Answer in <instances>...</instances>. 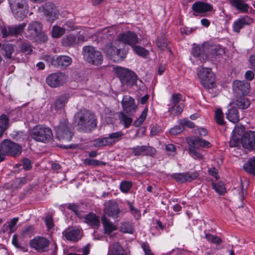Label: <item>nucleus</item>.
Wrapping results in <instances>:
<instances>
[{"label": "nucleus", "instance_id": "25", "mask_svg": "<svg viewBox=\"0 0 255 255\" xmlns=\"http://www.w3.org/2000/svg\"><path fill=\"white\" fill-rule=\"evenodd\" d=\"M242 143L246 149H255V131H249L246 133L242 138Z\"/></svg>", "mask_w": 255, "mask_h": 255}, {"label": "nucleus", "instance_id": "11", "mask_svg": "<svg viewBox=\"0 0 255 255\" xmlns=\"http://www.w3.org/2000/svg\"><path fill=\"white\" fill-rule=\"evenodd\" d=\"M26 25V23L23 22L18 25L3 26L1 27V33L3 38L8 36H17L22 34Z\"/></svg>", "mask_w": 255, "mask_h": 255}, {"label": "nucleus", "instance_id": "24", "mask_svg": "<svg viewBox=\"0 0 255 255\" xmlns=\"http://www.w3.org/2000/svg\"><path fill=\"white\" fill-rule=\"evenodd\" d=\"M233 89L238 94L246 95L250 92V84L245 81L235 80L233 83Z\"/></svg>", "mask_w": 255, "mask_h": 255}, {"label": "nucleus", "instance_id": "27", "mask_svg": "<svg viewBox=\"0 0 255 255\" xmlns=\"http://www.w3.org/2000/svg\"><path fill=\"white\" fill-rule=\"evenodd\" d=\"M226 115L227 119L233 123H236L239 121L240 118L238 111L232 105L229 106Z\"/></svg>", "mask_w": 255, "mask_h": 255}, {"label": "nucleus", "instance_id": "42", "mask_svg": "<svg viewBox=\"0 0 255 255\" xmlns=\"http://www.w3.org/2000/svg\"><path fill=\"white\" fill-rule=\"evenodd\" d=\"M18 221V218H13L10 221L6 222L3 226L4 230L9 229L10 233L14 232L17 229L16 226V224Z\"/></svg>", "mask_w": 255, "mask_h": 255}, {"label": "nucleus", "instance_id": "52", "mask_svg": "<svg viewBox=\"0 0 255 255\" xmlns=\"http://www.w3.org/2000/svg\"><path fill=\"white\" fill-rule=\"evenodd\" d=\"M127 204L129 207L131 214L136 219H139L141 216L140 211L137 208H135L133 204L129 201H127Z\"/></svg>", "mask_w": 255, "mask_h": 255}, {"label": "nucleus", "instance_id": "38", "mask_svg": "<svg viewBox=\"0 0 255 255\" xmlns=\"http://www.w3.org/2000/svg\"><path fill=\"white\" fill-rule=\"evenodd\" d=\"M245 170L249 174H255V157L250 159L244 165Z\"/></svg>", "mask_w": 255, "mask_h": 255}, {"label": "nucleus", "instance_id": "46", "mask_svg": "<svg viewBox=\"0 0 255 255\" xmlns=\"http://www.w3.org/2000/svg\"><path fill=\"white\" fill-rule=\"evenodd\" d=\"M2 50L4 52L5 57L11 59L12 54L14 51L13 46L11 44H6L2 46Z\"/></svg>", "mask_w": 255, "mask_h": 255}, {"label": "nucleus", "instance_id": "12", "mask_svg": "<svg viewBox=\"0 0 255 255\" xmlns=\"http://www.w3.org/2000/svg\"><path fill=\"white\" fill-rule=\"evenodd\" d=\"M66 80L67 76L62 72L51 74L46 79L47 84L52 88H56L63 85Z\"/></svg>", "mask_w": 255, "mask_h": 255}, {"label": "nucleus", "instance_id": "17", "mask_svg": "<svg viewBox=\"0 0 255 255\" xmlns=\"http://www.w3.org/2000/svg\"><path fill=\"white\" fill-rule=\"evenodd\" d=\"M31 247L39 252L47 251L49 249V242L43 237H36L30 242Z\"/></svg>", "mask_w": 255, "mask_h": 255}, {"label": "nucleus", "instance_id": "61", "mask_svg": "<svg viewBox=\"0 0 255 255\" xmlns=\"http://www.w3.org/2000/svg\"><path fill=\"white\" fill-rule=\"evenodd\" d=\"M240 137L238 136L237 135L233 134L232 136L230 138L229 141V145L230 147H237L240 145Z\"/></svg>", "mask_w": 255, "mask_h": 255}, {"label": "nucleus", "instance_id": "36", "mask_svg": "<svg viewBox=\"0 0 255 255\" xmlns=\"http://www.w3.org/2000/svg\"><path fill=\"white\" fill-rule=\"evenodd\" d=\"M169 106L168 112L169 116L172 117L179 115L183 110V105L181 104L176 105H169Z\"/></svg>", "mask_w": 255, "mask_h": 255}, {"label": "nucleus", "instance_id": "53", "mask_svg": "<svg viewBox=\"0 0 255 255\" xmlns=\"http://www.w3.org/2000/svg\"><path fill=\"white\" fill-rule=\"evenodd\" d=\"M205 238L208 242L216 245H219L222 243L221 239L215 235L206 234Z\"/></svg>", "mask_w": 255, "mask_h": 255}, {"label": "nucleus", "instance_id": "7", "mask_svg": "<svg viewBox=\"0 0 255 255\" xmlns=\"http://www.w3.org/2000/svg\"><path fill=\"white\" fill-rule=\"evenodd\" d=\"M0 144L1 149L6 155L15 157L20 155L22 152L21 146L10 139H4Z\"/></svg>", "mask_w": 255, "mask_h": 255}, {"label": "nucleus", "instance_id": "5", "mask_svg": "<svg viewBox=\"0 0 255 255\" xmlns=\"http://www.w3.org/2000/svg\"><path fill=\"white\" fill-rule=\"evenodd\" d=\"M8 2L15 18L21 20L26 17L28 10L27 0H8Z\"/></svg>", "mask_w": 255, "mask_h": 255}, {"label": "nucleus", "instance_id": "56", "mask_svg": "<svg viewBox=\"0 0 255 255\" xmlns=\"http://www.w3.org/2000/svg\"><path fill=\"white\" fill-rule=\"evenodd\" d=\"M132 187V183L130 181H123L120 186L121 190L123 193H128Z\"/></svg>", "mask_w": 255, "mask_h": 255}, {"label": "nucleus", "instance_id": "4", "mask_svg": "<svg viewBox=\"0 0 255 255\" xmlns=\"http://www.w3.org/2000/svg\"><path fill=\"white\" fill-rule=\"evenodd\" d=\"M114 71L123 85L131 87L136 84L137 75L133 71L122 67L115 68Z\"/></svg>", "mask_w": 255, "mask_h": 255}, {"label": "nucleus", "instance_id": "39", "mask_svg": "<svg viewBox=\"0 0 255 255\" xmlns=\"http://www.w3.org/2000/svg\"><path fill=\"white\" fill-rule=\"evenodd\" d=\"M120 231L123 233L132 234L134 232V228L132 223L128 221L121 223Z\"/></svg>", "mask_w": 255, "mask_h": 255}, {"label": "nucleus", "instance_id": "26", "mask_svg": "<svg viewBox=\"0 0 255 255\" xmlns=\"http://www.w3.org/2000/svg\"><path fill=\"white\" fill-rule=\"evenodd\" d=\"M108 255H128L123 247L118 242H114L109 248Z\"/></svg>", "mask_w": 255, "mask_h": 255}, {"label": "nucleus", "instance_id": "22", "mask_svg": "<svg viewBox=\"0 0 255 255\" xmlns=\"http://www.w3.org/2000/svg\"><path fill=\"white\" fill-rule=\"evenodd\" d=\"M118 40L131 46L132 47L138 42L137 35L135 33L131 31H128L121 34L119 36Z\"/></svg>", "mask_w": 255, "mask_h": 255}, {"label": "nucleus", "instance_id": "31", "mask_svg": "<svg viewBox=\"0 0 255 255\" xmlns=\"http://www.w3.org/2000/svg\"><path fill=\"white\" fill-rule=\"evenodd\" d=\"M230 3L239 11L246 13L249 8V6L242 0H231Z\"/></svg>", "mask_w": 255, "mask_h": 255}, {"label": "nucleus", "instance_id": "32", "mask_svg": "<svg viewBox=\"0 0 255 255\" xmlns=\"http://www.w3.org/2000/svg\"><path fill=\"white\" fill-rule=\"evenodd\" d=\"M85 222L92 227H98L100 226V220L94 213H89L85 217Z\"/></svg>", "mask_w": 255, "mask_h": 255}, {"label": "nucleus", "instance_id": "51", "mask_svg": "<svg viewBox=\"0 0 255 255\" xmlns=\"http://www.w3.org/2000/svg\"><path fill=\"white\" fill-rule=\"evenodd\" d=\"M101 38L103 40V41H105L106 43L107 42H111L116 40L115 38L114 33L113 32L112 33L110 31H108L103 33L101 36Z\"/></svg>", "mask_w": 255, "mask_h": 255}, {"label": "nucleus", "instance_id": "19", "mask_svg": "<svg viewBox=\"0 0 255 255\" xmlns=\"http://www.w3.org/2000/svg\"><path fill=\"white\" fill-rule=\"evenodd\" d=\"M132 153L135 156H153L156 153L155 148L151 146L146 145H137L131 148Z\"/></svg>", "mask_w": 255, "mask_h": 255}, {"label": "nucleus", "instance_id": "34", "mask_svg": "<svg viewBox=\"0 0 255 255\" xmlns=\"http://www.w3.org/2000/svg\"><path fill=\"white\" fill-rule=\"evenodd\" d=\"M69 97L66 95H62L56 97L54 103V107L56 110L63 109L67 103Z\"/></svg>", "mask_w": 255, "mask_h": 255}, {"label": "nucleus", "instance_id": "58", "mask_svg": "<svg viewBox=\"0 0 255 255\" xmlns=\"http://www.w3.org/2000/svg\"><path fill=\"white\" fill-rule=\"evenodd\" d=\"M190 155L196 159H202L203 158V155L198 151L196 149L193 147H189L188 149Z\"/></svg>", "mask_w": 255, "mask_h": 255}, {"label": "nucleus", "instance_id": "35", "mask_svg": "<svg viewBox=\"0 0 255 255\" xmlns=\"http://www.w3.org/2000/svg\"><path fill=\"white\" fill-rule=\"evenodd\" d=\"M124 133L122 131H119L110 133L107 138L110 146L120 141L124 136Z\"/></svg>", "mask_w": 255, "mask_h": 255}, {"label": "nucleus", "instance_id": "21", "mask_svg": "<svg viewBox=\"0 0 255 255\" xmlns=\"http://www.w3.org/2000/svg\"><path fill=\"white\" fill-rule=\"evenodd\" d=\"M123 110L127 114H131L134 113L136 109V106L133 98L128 95L123 96L122 101Z\"/></svg>", "mask_w": 255, "mask_h": 255}, {"label": "nucleus", "instance_id": "41", "mask_svg": "<svg viewBox=\"0 0 255 255\" xmlns=\"http://www.w3.org/2000/svg\"><path fill=\"white\" fill-rule=\"evenodd\" d=\"M235 105L242 109H245L250 105L249 100L245 97H240L235 102Z\"/></svg>", "mask_w": 255, "mask_h": 255}, {"label": "nucleus", "instance_id": "2", "mask_svg": "<svg viewBox=\"0 0 255 255\" xmlns=\"http://www.w3.org/2000/svg\"><path fill=\"white\" fill-rule=\"evenodd\" d=\"M119 40L107 42L103 48L104 52L106 55L115 62L123 61L127 56L125 50L119 48Z\"/></svg>", "mask_w": 255, "mask_h": 255}, {"label": "nucleus", "instance_id": "18", "mask_svg": "<svg viewBox=\"0 0 255 255\" xmlns=\"http://www.w3.org/2000/svg\"><path fill=\"white\" fill-rule=\"evenodd\" d=\"M192 54L202 63L205 62L210 57L209 54L207 53V47L205 45L193 47Z\"/></svg>", "mask_w": 255, "mask_h": 255}, {"label": "nucleus", "instance_id": "54", "mask_svg": "<svg viewBox=\"0 0 255 255\" xmlns=\"http://www.w3.org/2000/svg\"><path fill=\"white\" fill-rule=\"evenodd\" d=\"M215 118L218 124L220 125H223L224 124L223 113L220 109L216 110Z\"/></svg>", "mask_w": 255, "mask_h": 255}, {"label": "nucleus", "instance_id": "62", "mask_svg": "<svg viewBox=\"0 0 255 255\" xmlns=\"http://www.w3.org/2000/svg\"><path fill=\"white\" fill-rule=\"evenodd\" d=\"M184 129V128H183V126L180 125L175 126L173 127L170 130V133L173 135H176L180 133H181Z\"/></svg>", "mask_w": 255, "mask_h": 255}, {"label": "nucleus", "instance_id": "59", "mask_svg": "<svg viewBox=\"0 0 255 255\" xmlns=\"http://www.w3.org/2000/svg\"><path fill=\"white\" fill-rule=\"evenodd\" d=\"M12 244L17 249H20L23 252H26L27 249L24 246H22L19 244L18 242L17 237L16 235H14L12 238Z\"/></svg>", "mask_w": 255, "mask_h": 255}, {"label": "nucleus", "instance_id": "14", "mask_svg": "<svg viewBox=\"0 0 255 255\" xmlns=\"http://www.w3.org/2000/svg\"><path fill=\"white\" fill-rule=\"evenodd\" d=\"M104 213L113 219H116L123 215L122 212L119 208L118 204L112 201L106 202L104 204Z\"/></svg>", "mask_w": 255, "mask_h": 255}, {"label": "nucleus", "instance_id": "60", "mask_svg": "<svg viewBox=\"0 0 255 255\" xmlns=\"http://www.w3.org/2000/svg\"><path fill=\"white\" fill-rule=\"evenodd\" d=\"M9 123V118L5 114L0 116V126L6 129Z\"/></svg>", "mask_w": 255, "mask_h": 255}, {"label": "nucleus", "instance_id": "23", "mask_svg": "<svg viewBox=\"0 0 255 255\" xmlns=\"http://www.w3.org/2000/svg\"><path fill=\"white\" fill-rule=\"evenodd\" d=\"M186 141L189 147H193L197 149L200 147L209 148L211 146V144L208 141L195 136L194 137H187Z\"/></svg>", "mask_w": 255, "mask_h": 255}, {"label": "nucleus", "instance_id": "8", "mask_svg": "<svg viewBox=\"0 0 255 255\" xmlns=\"http://www.w3.org/2000/svg\"><path fill=\"white\" fill-rule=\"evenodd\" d=\"M197 74L204 87L212 88L214 87L215 77L211 69L202 67L198 70Z\"/></svg>", "mask_w": 255, "mask_h": 255}, {"label": "nucleus", "instance_id": "30", "mask_svg": "<svg viewBox=\"0 0 255 255\" xmlns=\"http://www.w3.org/2000/svg\"><path fill=\"white\" fill-rule=\"evenodd\" d=\"M72 58L65 55L59 56L56 59V66L61 68H64L69 66L72 63Z\"/></svg>", "mask_w": 255, "mask_h": 255}, {"label": "nucleus", "instance_id": "3", "mask_svg": "<svg viewBox=\"0 0 255 255\" xmlns=\"http://www.w3.org/2000/svg\"><path fill=\"white\" fill-rule=\"evenodd\" d=\"M30 136L36 141L47 143L52 138L53 132L50 128L39 125L32 128L30 131Z\"/></svg>", "mask_w": 255, "mask_h": 255}, {"label": "nucleus", "instance_id": "16", "mask_svg": "<svg viewBox=\"0 0 255 255\" xmlns=\"http://www.w3.org/2000/svg\"><path fill=\"white\" fill-rule=\"evenodd\" d=\"M43 12L46 16V19L52 22L58 17L59 11L56 6L52 3L47 2L42 6Z\"/></svg>", "mask_w": 255, "mask_h": 255}, {"label": "nucleus", "instance_id": "43", "mask_svg": "<svg viewBox=\"0 0 255 255\" xmlns=\"http://www.w3.org/2000/svg\"><path fill=\"white\" fill-rule=\"evenodd\" d=\"M118 117L120 122L124 124L125 128H128L130 126L132 121V119L127 116L124 112H120Z\"/></svg>", "mask_w": 255, "mask_h": 255}, {"label": "nucleus", "instance_id": "13", "mask_svg": "<svg viewBox=\"0 0 255 255\" xmlns=\"http://www.w3.org/2000/svg\"><path fill=\"white\" fill-rule=\"evenodd\" d=\"M62 235L66 240L75 243L82 238V231L75 227H70L63 231Z\"/></svg>", "mask_w": 255, "mask_h": 255}, {"label": "nucleus", "instance_id": "10", "mask_svg": "<svg viewBox=\"0 0 255 255\" xmlns=\"http://www.w3.org/2000/svg\"><path fill=\"white\" fill-rule=\"evenodd\" d=\"M42 24L38 21L31 22L28 26L27 31L29 35L33 38H37L41 42L47 40V36L42 31Z\"/></svg>", "mask_w": 255, "mask_h": 255}, {"label": "nucleus", "instance_id": "63", "mask_svg": "<svg viewBox=\"0 0 255 255\" xmlns=\"http://www.w3.org/2000/svg\"><path fill=\"white\" fill-rule=\"evenodd\" d=\"M182 95L180 94H173L171 97V105H179V101L181 100Z\"/></svg>", "mask_w": 255, "mask_h": 255}, {"label": "nucleus", "instance_id": "55", "mask_svg": "<svg viewBox=\"0 0 255 255\" xmlns=\"http://www.w3.org/2000/svg\"><path fill=\"white\" fill-rule=\"evenodd\" d=\"M132 48L135 53L139 56L145 57L148 54V51L142 47L134 45Z\"/></svg>", "mask_w": 255, "mask_h": 255}, {"label": "nucleus", "instance_id": "15", "mask_svg": "<svg viewBox=\"0 0 255 255\" xmlns=\"http://www.w3.org/2000/svg\"><path fill=\"white\" fill-rule=\"evenodd\" d=\"M192 9L194 11V16H198V14L204 16L205 13L212 10L213 6L208 3L197 1L193 4Z\"/></svg>", "mask_w": 255, "mask_h": 255}, {"label": "nucleus", "instance_id": "37", "mask_svg": "<svg viewBox=\"0 0 255 255\" xmlns=\"http://www.w3.org/2000/svg\"><path fill=\"white\" fill-rule=\"evenodd\" d=\"M77 42V38L74 35H68L63 37L61 40L62 44L64 46H72Z\"/></svg>", "mask_w": 255, "mask_h": 255}, {"label": "nucleus", "instance_id": "57", "mask_svg": "<svg viewBox=\"0 0 255 255\" xmlns=\"http://www.w3.org/2000/svg\"><path fill=\"white\" fill-rule=\"evenodd\" d=\"M245 131V127L240 125H237L235 126L233 131V134L234 135H237L238 136L240 137L244 134Z\"/></svg>", "mask_w": 255, "mask_h": 255}, {"label": "nucleus", "instance_id": "44", "mask_svg": "<svg viewBox=\"0 0 255 255\" xmlns=\"http://www.w3.org/2000/svg\"><path fill=\"white\" fill-rule=\"evenodd\" d=\"M207 51L209 53V55H211V57L221 55L224 53V49L219 46H212L210 48H207Z\"/></svg>", "mask_w": 255, "mask_h": 255}, {"label": "nucleus", "instance_id": "49", "mask_svg": "<svg viewBox=\"0 0 255 255\" xmlns=\"http://www.w3.org/2000/svg\"><path fill=\"white\" fill-rule=\"evenodd\" d=\"M148 109L147 108H145L142 112L141 113L140 116L138 118L137 120L134 121L133 125L135 127H137L140 126L142 124L143 122L146 119L147 113Z\"/></svg>", "mask_w": 255, "mask_h": 255}, {"label": "nucleus", "instance_id": "29", "mask_svg": "<svg viewBox=\"0 0 255 255\" xmlns=\"http://www.w3.org/2000/svg\"><path fill=\"white\" fill-rule=\"evenodd\" d=\"M102 222L104 226L105 233L110 234L113 231L117 230V227L105 216L102 217Z\"/></svg>", "mask_w": 255, "mask_h": 255}, {"label": "nucleus", "instance_id": "9", "mask_svg": "<svg viewBox=\"0 0 255 255\" xmlns=\"http://www.w3.org/2000/svg\"><path fill=\"white\" fill-rule=\"evenodd\" d=\"M55 131L57 138L61 140L70 141L74 134L68 122L65 120L60 121L59 125L55 128Z\"/></svg>", "mask_w": 255, "mask_h": 255}, {"label": "nucleus", "instance_id": "28", "mask_svg": "<svg viewBox=\"0 0 255 255\" xmlns=\"http://www.w3.org/2000/svg\"><path fill=\"white\" fill-rule=\"evenodd\" d=\"M156 44L160 50H164L167 49L169 52H171V49L169 47V42L166 39L165 34H161L157 37Z\"/></svg>", "mask_w": 255, "mask_h": 255}, {"label": "nucleus", "instance_id": "50", "mask_svg": "<svg viewBox=\"0 0 255 255\" xmlns=\"http://www.w3.org/2000/svg\"><path fill=\"white\" fill-rule=\"evenodd\" d=\"M148 109L147 108H145L142 112L141 113L140 116L138 118L137 120L134 121L133 125L135 127H137L140 126L142 124L143 122L146 119L147 113Z\"/></svg>", "mask_w": 255, "mask_h": 255}, {"label": "nucleus", "instance_id": "1", "mask_svg": "<svg viewBox=\"0 0 255 255\" xmlns=\"http://www.w3.org/2000/svg\"><path fill=\"white\" fill-rule=\"evenodd\" d=\"M75 121L79 129L84 132H90L97 126L95 115L87 110H82L77 113Z\"/></svg>", "mask_w": 255, "mask_h": 255}, {"label": "nucleus", "instance_id": "64", "mask_svg": "<svg viewBox=\"0 0 255 255\" xmlns=\"http://www.w3.org/2000/svg\"><path fill=\"white\" fill-rule=\"evenodd\" d=\"M141 247L144 252L145 255H154L150 248L149 244L147 242L142 243Z\"/></svg>", "mask_w": 255, "mask_h": 255}, {"label": "nucleus", "instance_id": "6", "mask_svg": "<svg viewBox=\"0 0 255 255\" xmlns=\"http://www.w3.org/2000/svg\"><path fill=\"white\" fill-rule=\"evenodd\" d=\"M83 54L84 59L88 63L93 65H99L103 61L102 53L94 47L86 46L83 48Z\"/></svg>", "mask_w": 255, "mask_h": 255}, {"label": "nucleus", "instance_id": "40", "mask_svg": "<svg viewBox=\"0 0 255 255\" xmlns=\"http://www.w3.org/2000/svg\"><path fill=\"white\" fill-rule=\"evenodd\" d=\"M91 142L92 146L96 147H101L106 146H110L107 137L95 139L92 140Z\"/></svg>", "mask_w": 255, "mask_h": 255}, {"label": "nucleus", "instance_id": "47", "mask_svg": "<svg viewBox=\"0 0 255 255\" xmlns=\"http://www.w3.org/2000/svg\"><path fill=\"white\" fill-rule=\"evenodd\" d=\"M65 33V29L60 26L54 25L52 29V36L54 38H59Z\"/></svg>", "mask_w": 255, "mask_h": 255}, {"label": "nucleus", "instance_id": "33", "mask_svg": "<svg viewBox=\"0 0 255 255\" xmlns=\"http://www.w3.org/2000/svg\"><path fill=\"white\" fill-rule=\"evenodd\" d=\"M250 22L247 17H244L238 19L235 21L233 25V29L234 31L239 32L240 30L246 25L249 24Z\"/></svg>", "mask_w": 255, "mask_h": 255}, {"label": "nucleus", "instance_id": "20", "mask_svg": "<svg viewBox=\"0 0 255 255\" xmlns=\"http://www.w3.org/2000/svg\"><path fill=\"white\" fill-rule=\"evenodd\" d=\"M199 176L198 172H186L184 173H174L172 177L175 179L177 182L184 183L185 182H191L196 179Z\"/></svg>", "mask_w": 255, "mask_h": 255}, {"label": "nucleus", "instance_id": "48", "mask_svg": "<svg viewBox=\"0 0 255 255\" xmlns=\"http://www.w3.org/2000/svg\"><path fill=\"white\" fill-rule=\"evenodd\" d=\"M83 162L85 165H91L93 166H105L106 164V163L103 161L90 158L85 159Z\"/></svg>", "mask_w": 255, "mask_h": 255}, {"label": "nucleus", "instance_id": "45", "mask_svg": "<svg viewBox=\"0 0 255 255\" xmlns=\"http://www.w3.org/2000/svg\"><path fill=\"white\" fill-rule=\"evenodd\" d=\"M212 187L216 192L220 195H224L226 192L225 184L222 182H213Z\"/></svg>", "mask_w": 255, "mask_h": 255}]
</instances>
